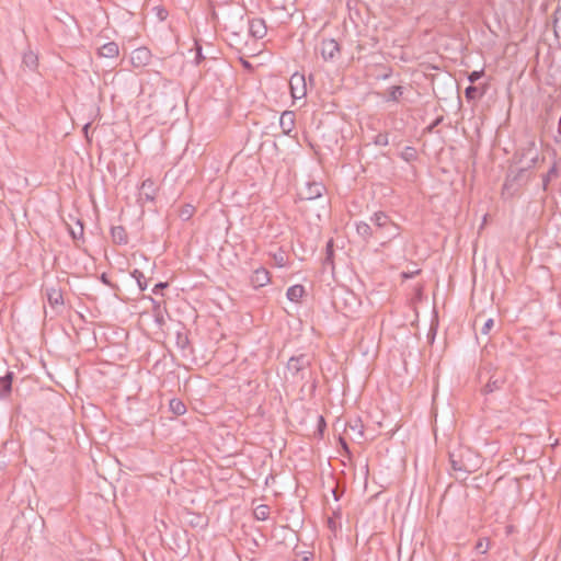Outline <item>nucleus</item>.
I'll return each mask as SVG.
<instances>
[{
	"mask_svg": "<svg viewBox=\"0 0 561 561\" xmlns=\"http://www.w3.org/2000/svg\"><path fill=\"white\" fill-rule=\"evenodd\" d=\"M325 187L321 183L312 182L308 183L306 188L300 193L302 199L312 201L321 197Z\"/></svg>",
	"mask_w": 561,
	"mask_h": 561,
	"instance_id": "0eeeda50",
	"label": "nucleus"
},
{
	"mask_svg": "<svg viewBox=\"0 0 561 561\" xmlns=\"http://www.w3.org/2000/svg\"><path fill=\"white\" fill-rule=\"evenodd\" d=\"M450 463L455 471L471 472L476 469V463L470 462L471 451L469 449H459L457 453L449 454Z\"/></svg>",
	"mask_w": 561,
	"mask_h": 561,
	"instance_id": "f03ea898",
	"label": "nucleus"
},
{
	"mask_svg": "<svg viewBox=\"0 0 561 561\" xmlns=\"http://www.w3.org/2000/svg\"><path fill=\"white\" fill-rule=\"evenodd\" d=\"M477 552L484 554L489 550V540L486 538H481L474 546Z\"/></svg>",
	"mask_w": 561,
	"mask_h": 561,
	"instance_id": "393cba45",
	"label": "nucleus"
},
{
	"mask_svg": "<svg viewBox=\"0 0 561 561\" xmlns=\"http://www.w3.org/2000/svg\"><path fill=\"white\" fill-rule=\"evenodd\" d=\"M377 144L387 145V144H388V139H387V137H382V139H379V140L377 141Z\"/></svg>",
	"mask_w": 561,
	"mask_h": 561,
	"instance_id": "f704fd0d",
	"label": "nucleus"
},
{
	"mask_svg": "<svg viewBox=\"0 0 561 561\" xmlns=\"http://www.w3.org/2000/svg\"><path fill=\"white\" fill-rule=\"evenodd\" d=\"M140 195L145 196L147 201H153L156 195V185L151 179H147L141 183Z\"/></svg>",
	"mask_w": 561,
	"mask_h": 561,
	"instance_id": "dca6fc26",
	"label": "nucleus"
},
{
	"mask_svg": "<svg viewBox=\"0 0 561 561\" xmlns=\"http://www.w3.org/2000/svg\"><path fill=\"white\" fill-rule=\"evenodd\" d=\"M101 280H102L103 284L110 285V280H108L106 274H102L101 275Z\"/></svg>",
	"mask_w": 561,
	"mask_h": 561,
	"instance_id": "72a5a7b5",
	"label": "nucleus"
},
{
	"mask_svg": "<svg viewBox=\"0 0 561 561\" xmlns=\"http://www.w3.org/2000/svg\"><path fill=\"white\" fill-rule=\"evenodd\" d=\"M131 276L137 280L140 290H145L147 288V280L142 272L134 270Z\"/></svg>",
	"mask_w": 561,
	"mask_h": 561,
	"instance_id": "b1692460",
	"label": "nucleus"
},
{
	"mask_svg": "<svg viewBox=\"0 0 561 561\" xmlns=\"http://www.w3.org/2000/svg\"><path fill=\"white\" fill-rule=\"evenodd\" d=\"M202 59H204V56L202 54V47L196 44V56H195L196 65H198L202 61Z\"/></svg>",
	"mask_w": 561,
	"mask_h": 561,
	"instance_id": "7c9ffc66",
	"label": "nucleus"
},
{
	"mask_svg": "<svg viewBox=\"0 0 561 561\" xmlns=\"http://www.w3.org/2000/svg\"><path fill=\"white\" fill-rule=\"evenodd\" d=\"M483 91H481L478 87L469 85L465 90V95L468 100H476L483 95Z\"/></svg>",
	"mask_w": 561,
	"mask_h": 561,
	"instance_id": "4be33fe9",
	"label": "nucleus"
},
{
	"mask_svg": "<svg viewBox=\"0 0 561 561\" xmlns=\"http://www.w3.org/2000/svg\"><path fill=\"white\" fill-rule=\"evenodd\" d=\"M13 373L7 371V374L0 377V399H5L12 389Z\"/></svg>",
	"mask_w": 561,
	"mask_h": 561,
	"instance_id": "ddd939ff",
	"label": "nucleus"
},
{
	"mask_svg": "<svg viewBox=\"0 0 561 561\" xmlns=\"http://www.w3.org/2000/svg\"><path fill=\"white\" fill-rule=\"evenodd\" d=\"M493 325H494V320H493V319H491V318H490V319H488V320L484 322V324H483V327H482V329H481V333H482V334H485V335H486V334H489V333H490V331H491V329L493 328Z\"/></svg>",
	"mask_w": 561,
	"mask_h": 561,
	"instance_id": "bb28decb",
	"label": "nucleus"
},
{
	"mask_svg": "<svg viewBox=\"0 0 561 561\" xmlns=\"http://www.w3.org/2000/svg\"><path fill=\"white\" fill-rule=\"evenodd\" d=\"M69 231L73 239H81L83 237V226L80 221L75 227H71Z\"/></svg>",
	"mask_w": 561,
	"mask_h": 561,
	"instance_id": "a878e982",
	"label": "nucleus"
},
{
	"mask_svg": "<svg viewBox=\"0 0 561 561\" xmlns=\"http://www.w3.org/2000/svg\"><path fill=\"white\" fill-rule=\"evenodd\" d=\"M98 54L102 58L114 59L118 56L119 48L115 42H108L99 48Z\"/></svg>",
	"mask_w": 561,
	"mask_h": 561,
	"instance_id": "9d476101",
	"label": "nucleus"
},
{
	"mask_svg": "<svg viewBox=\"0 0 561 561\" xmlns=\"http://www.w3.org/2000/svg\"><path fill=\"white\" fill-rule=\"evenodd\" d=\"M37 55L32 50H28L23 55V64L32 70H34L37 67Z\"/></svg>",
	"mask_w": 561,
	"mask_h": 561,
	"instance_id": "aec40b11",
	"label": "nucleus"
},
{
	"mask_svg": "<svg viewBox=\"0 0 561 561\" xmlns=\"http://www.w3.org/2000/svg\"><path fill=\"white\" fill-rule=\"evenodd\" d=\"M270 282V274L265 268H257L251 276V283L254 287H263Z\"/></svg>",
	"mask_w": 561,
	"mask_h": 561,
	"instance_id": "f8f14e48",
	"label": "nucleus"
},
{
	"mask_svg": "<svg viewBox=\"0 0 561 561\" xmlns=\"http://www.w3.org/2000/svg\"><path fill=\"white\" fill-rule=\"evenodd\" d=\"M47 299L51 307L62 306L64 298L60 289L56 287H50L46 289Z\"/></svg>",
	"mask_w": 561,
	"mask_h": 561,
	"instance_id": "2eb2a0df",
	"label": "nucleus"
},
{
	"mask_svg": "<svg viewBox=\"0 0 561 561\" xmlns=\"http://www.w3.org/2000/svg\"><path fill=\"white\" fill-rule=\"evenodd\" d=\"M168 286V283H158L154 285L153 289H152V293L153 294H158L161 289L165 288Z\"/></svg>",
	"mask_w": 561,
	"mask_h": 561,
	"instance_id": "2f4dec72",
	"label": "nucleus"
},
{
	"mask_svg": "<svg viewBox=\"0 0 561 561\" xmlns=\"http://www.w3.org/2000/svg\"><path fill=\"white\" fill-rule=\"evenodd\" d=\"M309 366L310 358L307 355L301 354L299 356H293L289 358L287 363V370L293 377H300L301 379H304V373Z\"/></svg>",
	"mask_w": 561,
	"mask_h": 561,
	"instance_id": "7ed1b4c3",
	"label": "nucleus"
},
{
	"mask_svg": "<svg viewBox=\"0 0 561 561\" xmlns=\"http://www.w3.org/2000/svg\"><path fill=\"white\" fill-rule=\"evenodd\" d=\"M192 215H193V207L190 205L181 211V217L184 220L190 219L192 217Z\"/></svg>",
	"mask_w": 561,
	"mask_h": 561,
	"instance_id": "cd10ccee",
	"label": "nucleus"
},
{
	"mask_svg": "<svg viewBox=\"0 0 561 561\" xmlns=\"http://www.w3.org/2000/svg\"><path fill=\"white\" fill-rule=\"evenodd\" d=\"M249 32L254 38H263L267 28L263 19H252L249 22Z\"/></svg>",
	"mask_w": 561,
	"mask_h": 561,
	"instance_id": "6e6552de",
	"label": "nucleus"
},
{
	"mask_svg": "<svg viewBox=\"0 0 561 561\" xmlns=\"http://www.w3.org/2000/svg\"><path fill=\"white\" fill-rule=\"evenodd\" d=\"M505 382V378L501 374H494L489 378L488 383L485 385L483 392L492 393L503 387Z\"/></svg>",
	"mask_w": 561,
	"mask_h": 561,
	"instance_id": "9b49d317",
	"label": "nucleus"
},
{
	"mask_svg": "<svg viewBox=\"0 0 561 561\" xmlns=\"http://www.w3.org/2000/svg\"><path fill=\"white\" fill-rule=\"evenodd\" d=\"M305 293V288L301 285H294L287 289L286 296L290 301H298Z\"/></svg>",
	"mask_w": 561,
	"mask_h": 561,
	"instance_id": "a211bd4d",
	"label": "nucleus"
},
{
	"mask_svg": "<svg viewBox=\"0 0 561 561\" xmlns=\"http://www.w3.org/2000/svg\"><path fill=\"white\" fill-rule=\"evenodd\" d=\"M483 76V70H480V71H472L469 76H468V80L470 82H476L477 80H479L481 77Z\"/></svg>",
	"mask_w": 561,
	"mask_h": 561,
	"instance_id": "c85d7f7f",
	"label": "nucleus"
},
{
	"mask_svg": "<svg viewBox=\"0 0 561 561\" xmlns=\"http://www.w3.org/2000/svg\"><path fill=\"white\" fill-rule=\"evenodd\" d=\"M356 233L364 240L368 241L375 233V229L365 221L355 222Z\"/></svg>",
	"mask_w": 561,
	"mask_h": 561,
	"instance_id": "4468645a",
	"label": "nucleus"
},
{
	"mask_svg": "<svg viewBox=\"0 0 561 561\" xmlns=\"http://www.w3.org/2000/svg\"><path fill=\"white\" fill-rule=\"evenodd\" d=\"M279 126L285 135H289L295 127V113L285 111L279 117Z\"/></svg>",
	"mask_w": 561,
	"mask_h": 561,
	"instance_id": "1a4fd4ad",
	"label": "nucleus"
},
{
	"mask_svg": "<svg viewBox=\"0 0 561 561\" xmlns=\"http://www.w3.org/2000/svg\"><path fill=\"white\" fill-rule=\"evenodd\" d=\"M333 495H334V499L337 501L339 500V495H337L335 490H333Z\"/></svg>",
	"mask_w": 561,
	"mask_h": 561,
	"instance_id": "e433bc0d",
	"label": "nucleus"
},
{
	"mask_svg": "<svg viewBox=\"0 0 561 561\" xmlns=\"http://www.w3.org/2000/svg\"><path fill=\"white\" fill-rule=\"evenodd\" d=\"M403 95V88L401 85H393L389 89V96L387 101L398 102Z\"/></svg>",
	"mask_w": 561,
	"mask_h": 561,
	"instance_id": "412c9836",
	"label": "nucleus"
},
{
	"mask_svg": "<svg viewBox=\"0 0 561 561\" xmlns=\"http://www.w3.org/2000/svg\"><path fill=\"white\" fill-rule=\"evenodd\" d=\"M290 93L294 99H302L307 94V84L305 76L301 73H294L289 80Z\"/></svg>",
	"mask_w": 561,
	"mask_h": 561,
	"instance_id": "20e7f679",
	"label": "nucleus"
},
{
	"mask_svg": "<svg viewBox=\"0 0 561 561\" xmlns=\"http://www.w3.org/2000/svg\"><path fill=\"white\" fill-rule=\"evenodd\" d=\"M130 60L136 68L145 67L151 60V51L147 47H139L131 53Z\"/></svg>",
	"mask_w": 561,
	"mask_h": 561,
	"instance_id": "423d86ee",
	"label": "nucleus"
},
{
	"mask_svg": "<svg viewBox=\"0 0 561 561\" xmlns=\"http://www.w3.org/2000/svg\"><path fill=\"white\" fill-rule=\"evenodd\" d=\"M556 172V168L553 167L551 170H550V173H554Z\"/></svg>",
	"mask_w": 561,
	"mask_h": 561,
	"instance_id": "4c0bfd02",
	"label": "nucleus"
},
{
	"mask_svg": "<svg viewBox=\"0 0 561 561\" xmlns=\"http://www.w3.org/2000/svg\"><path fill=\"white\" fill-rule=\"evenodd\" d=\"M351 430L357 431L358 436H360V437L363 436L362 425H358V424L351 425Z\"/></svg>",
	"mask_w": 561,
	"mask_h": 561,
	"instance_id": "473e14b6",
	"label": "nucleus"
},
{
	"mask_svg": "<svg viewBox=\"0 0 561 561\" xmlns=\"http://www.w3.org/2000/svg\"><path fill=\"white\" fill-rule=\"evenodd\" d=\"M242 64H243V66H244V67H247V68H248V67H250V64H249L248 61H245V60H242Z\"/></svg>",
	"mask_w": 561,
	"mask_h": 561,
	"instance_id": "c9c22d12",
	"label": "nucleus"
},
{
	"mask_svg": "<svg viewBox=\"0 0 561 561\" xmlns=\"http://www.w3.org/2000/svg\"><path fill=\"white\" fill-rule=\"evenodd\" d=\"M111 236L115 243L126 244L128 242L126 230L122 226L113 227Z\"/></svg>",
	"mask_w": 561,
	"mask_h": 561,
	"instance_id": "f3484780",
	"label": "nucleus"
},
{
	"mask_svg": "<svg viewBox=\"0 0 561 561\" xmlns=\"http://www.w3.org/2000/svg\"><path fill=\"white\" fill-rule=\"evenodd\" d=\"M375 226V233L381 244L389 242L400 234V228L385 213H375L370 218Z\"/></svg>",
	"mask_w": 561,
	"mask_h": 561,
	"instance_id": "f257e3e1",
	"label": "nucleus"
},
{
	"mask_svg": "<svg viewBox=\"0 0 561 561\" xmlns=\"http://www.w3.org/2000/svg\"><path fill=\"white\" fill-rule=\"evenodd\" d=\"M332 254H333V244H332V240H330L327 243V257H325L327 262H331Z\"/></svg>",
	"mask_w": 561,
	"mask_h": 561,
	"instance_id": "c756f323",
	"label": "nucleus"
},
{
	"mask_svg": "<svg viewBox=\"0 0 561 561\" xmlns=\"http://www.w3.org/2000/svg\"><path fill=\"white\" fill-rule=\"evenodd\" d=\"M340 51L337 42L333 38L323 39L321 42V56L325 61L333 60Z\"/></svg>",
	"mask_w": 561,
	"mask_h": 561,
	"instance_id": "39448f33",
	"label": "nucleus"
},
{
	"mask_svg": "<svg viewBox=\"0 0 561 561\" xmlns=\"http://www.w3.org/2000/svg\"><path fill=\"white\" fill-rule=\"evenodd\" d=\"M268 515H270V507L267 505H259L254 510V516L259 520L267 519Z\"/></svg>",
	"mask_w": 561,
	"mask_h": 561,
	"instance_id": "5701e85b",
	"label": "nucleus"
},
{
	"mask_svg": "<svg viewBox=\"0 0 561 561\" xmlns=\"http://www.w3.org/2000/svg\"><path fill=\"white\" fill-rule=\"evenodd\" d=\"M169 408L175 415H183L186 412L185 404L179 399L170 400Z\"/></svg>",
	"mask_w": 561,
	"mask_h": 561,
	"instance_id": "6ab92c4d",
	"label": "nucleus"
}]
</instances>
